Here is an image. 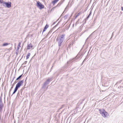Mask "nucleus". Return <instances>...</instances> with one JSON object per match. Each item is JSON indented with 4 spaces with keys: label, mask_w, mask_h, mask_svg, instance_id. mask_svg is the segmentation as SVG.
<instances>
[{
    "label": "nucleus",
    "mask_w": 123,
    "mask_h": 123,
    "mask_svg": "<svg viewBox=\"0 0 123 123\" xmlns=\"http://www.w3.org/2000/svg\"><path fill=\"white\" fill-rule=\"evenodd\" d=\"M99 111L100 114L104 117H107L109 116V114L104 109H99Z\"/></svg>",
    "instance_id": "1"
},
{
    "label": "nucleus",
    "mask_w": 123,
    "mask_h": 123,
    "mask_svg": "<svg viewBox=\"0 0 123 123\" xmlns=\"http://www.w3.org/2000/svg\"><path fill=\"white\" fill-rule=\"evenodd\" d=\"M64 35H62L60 37H59L57 39V41L59 44V45L60 46L61 43H62L64 39Z\"/></svg>",
    "instance_id": "2"
},
{
    "label": "nucleus",
    "mask_w": 123,
    "mask_h": 123,
    "mask_svg": "<svg viewBox=\"0 0 123 123\" xmlns=\"http://www.w3.org/2000/svg\"><path fill=\"white\" fill-rule=\"evenodd\" d=\"M37 6L40 9H42L44 7V6L40 2L38 1L37 2Z\"/></svg>",
    "instance_id": "3"
},
{
    "label": "nucleus",
    "mask_w": 123,
    "mask_h": 123,
    "mask_svg": "<svg viewBox=\"0 0 123 123\" xmlns=\"http://www.w3.org/2000/svg\"><path fill=\"white\" fill-rule=\"evenodd\" d=\"M11 2H4L3 3V5L4 6H6L8 8H10L11 6Z\"/></svg>",
    "instance_id": "4"
},
{
    "label": "nucleus",
    "mask_w": 123,
    "mask_h": 123,
    "mask_svg": "<svg viewBox=\"0 0 123 123\" xmlns=\"http://www.w3.org/2000/svg\"><path fill=\"white\" fill-rule=\"evenodd\" d=\"M24 82V81L21 80L19 81L18 83L17 84L16 87L18 88Z\"/></svg>",
    "instance_id": "5"
},
{
    "label": "nucleus",
    "mask_w": 123,
    "mask_h": 123,
    "mask_svg": "<svg viewBox=\"0 0 123 123\" xmlns=\"http://www.w3.org/2000/svg\"><path fill=\"white\" fill-rule=\"evenodd\" d=\"M32 48V46L31 44H29L28 45L27 48V49H31Z\"/></svg>",
    "instance_id": "6"
},
{
    "label": "nucleus",
    "mask_w": 123,
    "mask_h": 123,
    "mask_svg": "<svg viewBox=\"0 0 123 123\" xmlns=\"http://www.w3.org/2000/svg\"><path fill=\"white\" fill-rule=\"evenodd\" d=\"M50 79H48L47 80V81L44 84V85L45 86L47 84H48V82H49L50 81Z\"/></svg>",
    "instance_id": "7"
},
{
    "label": "nucleus",
    "mask_w": 123,
    "mask_h": 123,
    "mask_svg": "<svg viewBox=\"0 0 123 123\" xmlns=\"http://www.w3.org/2000/svg\"><path fill=\"white\" fill-rule=\"evenodd\" d=\"M48 26L47 25H46L45 26L44 30H43V32L44 31H45L46 29H47V28L48 27Z\"/></svg>",
    "instance_id": "8"
},
{
    "label": "nucleus",
    "mask_w": 123,
    "mask_h": 123,
    "mask_svg": "<svg viewBox=\"0 0 123 123\" xmlns=\"http://www.w3.org/2000/svg\"><path fill=\"white\" fill-rule=\"evenodd\" d=\"M18 88H17V87H15V90L13 93V94L15 93L16 92V91H17L18 89Z\"/></svg>",
    "instance_id": "9"
},
{
    "label": "nucleus",
    "mask_w": 123,
    "mask_h": 123,
    "mask_svg": "<svg viewBox=\"0 0 123 123\" xmlns=\"http://www.w3.org/2000/svg\"><path fill=\"white\" fill-rule=\"evenodd\" d=\"M59 0H54L52 2V3L54 5Z\"/></svg>",
    "instance_id": "10"
},
{
    "label": "nucleus",
    "mask_w": 123,
    "mask_h": 123,
    "mask_svg": "<svg viewBox=\"0 0 123 123\" xmlns=\"http://www.w3.org/2000/svg\"><path fill=\"white\" fill-rule=\"evenodd\" d=\"M9 44L7 43H4L2 45V46H6L7 45H8Z\"/></svg>",
    "instance_id": "11"
},
{
    "label": "nucleus",
    "mask_w": 123,
    "mask_h": 123,
    "mask_svg": "<svg viewBox=\"0 0 123 123\" xmlns=\"http://www.w3.org/2000/svg\"><path fill=\"white\" fill-rule=\"evenodd\" d=\"M30 55V53H29L27 55V59L28 58H29Z\"/></svg>",
    "instance_id": "12"
},
{
    "label": "nucleus",
    "mask_w": 123,
    "mask_h": 123,
    "mask_svg": "<svg viewBox=\"0 0 123 123\" xmlns=\"http://www.w3.org/2000/svg\"><path fill=\"white\" fill-rule=\"evenodd\" d=\"M22 76V75H20V76L18 78L16 79V80H18V79H20L21 78V77Z\"/></svg>",
    "instance_id": "13"
},
{
    "label": "nucleus",
    "mask_w": 123,
    "mask_h": 123,
    "mask_svg": "<svg viewBox=\"0 0 123 123\" xmlns=\"http://www.w3.org/2000/svg\"><path fill=\"white\" fill-rule=\"evenodd\" d=\"M21 44V43H19L18 45V48L19 47H20V44Z\"/></svg>",
    "instance_id": "14"
},
{
    "label": "nucleus",
    "mask_w": 123,
    "mask_h": 123,
    "mask_svg": "<svg viewBox=\"0 0 123 123\" xmlns=\"http://www.w3.org/2000/svg\"><path fill=\"white\" fill-rule=\"evenodd\" d=\"M91 12L90 14H89V15H88V16L87 17V18H89L90 17V16H91Z\"/></svg>",
    "instance_id": "15"
},
{
    "label": "nucleus",
    "mask_w": 123,
    "mask_h": 123,
    "mask_svg": "<svg viewBox=\"0 0 123 123\" xmlns=\"http://www.w3.org/2000/svg\"><path fill=\"white\" fill-rule=\"evenodd\" d=\"M61 3H59L57 5V6H60L61 5Z\"/></svg>",
    "instance_id": "16"
},
{
    "label": "nucleus",
    "mask_w": 123,
    "mask_h": 123,
    "mask_svg": "<svg viewBox=\"0 0 123 123\" xmlns=\"http://www.w3.org/2000/svg\"><path fill=\"white\" fill-rule=\"evenodd\" d=\"M122 10H123V7H122Z\"/></svg>",
    "instance_id": "17"
},
{
    "label": "nucleus",
    "mask_w": 123,
    "mask_h": 123,
    "mask_svg": "<svg viewBox=\"0 0 123 123\" xmlns=\"http://www.w3.org/2000/svg\"><path fill=\"white\" fill-rule=\"evenodd\" d=\"M64 0H63V1H62V2H63V1Z\"/></svg>",
    "instance_id": "18"
},
{
    "label": "nucleus",
    "mask_w": 123,
    "mask_h": 123,
    "mask_svg": "<svg viewBox=\"0 0 123 123\" xmlns=\"http://www.w3.org/2000/svg\"><path fill=\"white\" fill-rule=\"evenodd\" d=\"M12 88V87H11V88Z\"/></svg>",
    "instance_id": "19"
}]
</instances>
